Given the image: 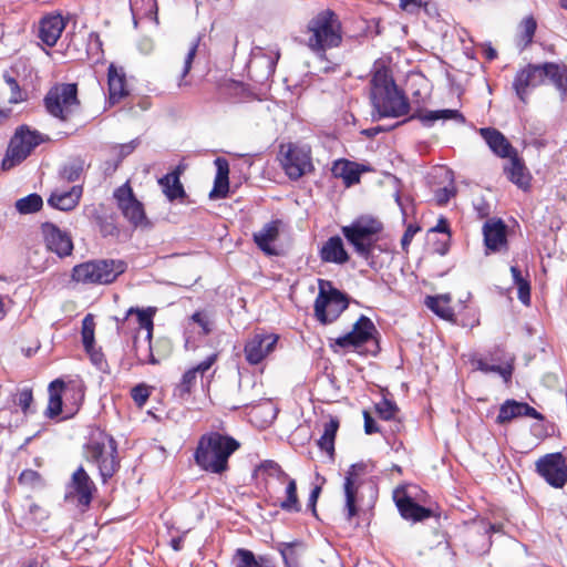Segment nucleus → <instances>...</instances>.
<instances>
[{
  "mask_svg": "<svg viewBox=\"0 0 567 567\" xmlns=\"http://www.w3.org/2000/svg\"><path fill=\"white\" fill-rule=\"evenodd\" d=\"M370 100L373 107L371 120L404 116L410 111V102L404 92L399 90L392 75L385 68L377 69L370 81Z\"/></svg>",
  "mask_w": 567,
  "mask_h": 567,
  "instance_id": "nucleus-1",
  "label": "nucleus"
},
{
  "mask_svg": "<svg viewBox=\"0 0 567 567\" xmlns=\"http://www.w3.org/2000/svg\"><path fill=\"white\" fill-rule=\"evenodd\" d=\"M240 447V443L219 432L203 434L194 452L195 463L204 471L223 474L228 471L229 457Z\"/></svg>",
  "mask_w": 567,
  "mask_h": 567,
  "instance_id": "nucleus-2",
  "label": "nucleus"
},
{
  "mask_svg": "<svg viewBox=\"0 0 567 567\" xmlns=\"http://www.w3.org/2000/svg\"><path fill=\"white\" fill-rule=\"evenodd\" d=\"M308 47L316 54L323 58L328 49L337 48L342 42L341 24L337 14L330 10H322L316 14L307 25Z\"/></svg>",
  "mask_w": 567,
  "mask_h": 567,
  "instance_id": "nucleus-3",
  "label": "nucleus"
},
{
  "mask_svg": "<svg viewBox=\"0 0 567 567\" xmlns=\"http://www.w3.org/2000/svg\"><path fill=\"white\" fill-rule=\"evenodd\" d=\"M127 264L121 259H92L75 265L71 280L83 286L110 285L125 272Z\"/></svg>",
  "mask_w": 567,
  "mask_h": 567,
  "instance_id": "nucleus-4",
  "label": "nucleus"
},
{
  "mask_svg": "<svg viewBox=\"0 0 567 567\" xmlns=\"http://www.w3.org/2000/svg\"><path fill=\"white\" fill-rule=\"evenodd\" d=\"M86 461L97 465L103 483H106L120 468L116 441L106 434L91 437L85 444Z\"/></svg>",
  "mask_w": 567,
  "mask_h": 567,
  "instance_id": "nucleus-5",
  "label": "nucleus"
},
{
  "mask_svg": "<svg viewBox=\"0 0 567 567\" xmlns=\"http://www.w3.org/2000/svg\"><path fill=\"white\" fill-rule=\"evenodd\" d=\"M382 228L383 226L379 220L361 217L350 225L343 226L341 231L347 241L353 246L355 252L361 258L370 260Z\"/></svg>",
  "mask_w": 567,
  "mask_h": 567,
  "instance_id": "nucleus-6",
  "label": "nucleus"
},
{
  "mask_svg": "<svg viewBox=\"0 0 567 567\" xmlns=\"http://www.w3.org/2000/svg\"><path fill=\"white\" fill-rule=\"evenodd\" d=\"M347 296L332 287L330 282L320 280L319 293L315 300V317L322 324L334 322L348 308Z\"/></svg>",
  "mask_w": 567,
  "mask_h": 567,
  "instance_id": "nucleus-7",
  "label": "nucleus"
},
{
  "mask_svg": "<svg viewBox=\"0 0 567 567\" xmlns=\"http://www.w3.org/2000/svg\"><path fill=\"white\" fill-rule=\"evenodd\" d=\"M47 112L61 121H68L79 109L78 85L63 83L49 90L43 100Z\"/></svg>",
  "mask_w": 567,
  "mask_h": 567,
  "instance_id": "nucleus-8",
  "label": "nucleus"
},
{
  "mask_svg": "<svg viewBox=\"0 0 567 567\" xmlns=\"http://www.w3.org/2000/svg\"><path fill=\"white\" fill-rule=\"evenodd\" d=\"M43 142L44 138L38 131L30 130L28 125L19 126L11 137L6 156L2 159L3 169H10L20 164Z\"/></svg>",
  "mask_w": 567,
  "mask_h": 567,
  "instance_id": "nucleus-9",
  "label": "nucleus"
},
{
  "mask_svg": "<svg viewBox=\"0 0 567 567\" xmlns=\"http://www.w3.org/2000/svg\"><path fill=\"white\" fill-rule=\"evenodd\" d=\"M280 163L286 175L297 181L313 171L311 151L308 147L289 143L280 147Z\"/></svg>",
  "mask_w": 567,
  "mask_h": 567,
  "instance_id": "nucleus-10",
  "label": "nucleus"
},
{
  "mask_svg": "<svg viewBox=\"0 0 567 567\" xmlns=\"http://www.w3.org/2000/svg\"><path fill=\"white\" fill-rule=\"evenodd\" d=\"M117 207L134 227L151 228L152 223L146 217L143 204L136 198L128 182L114 190Z\"/></svg>",
  "mask_w": 567,
  "mask_h": 567,
  "instance_id": "nucleus-11",
  "label": "nucleus"
},
{
  "mask_svg": "<svg viewBox=\"0 0 567 567\" xmlns=\"http://www.w3.org/2000/svg\"><path fill=\"white\" fill-rule=\"evenodd\" d=\"M411 120H419L425 127L433 126V124L439 120H443V121L454 120L462 124L465 123L464 115L461 112H458L457 110L446 109V110H436V111H426V112L417 111V112L413 113L410 117L405 118L404 121L396 122L395 124H393L391 126L378 125V126L365 128L361 133L369 138H373L378 134L383 133V132H389V131H391Z\"/></svg>",
  "mask_w": 567,
  "mask_h": 567,
  "instance_id": "nucleus-12",
  "label": "nucleus"
},
{
  "mask_svg": "<svg viewBox=\"0 0 567 567\" xmlns=\"http://www.w3.org/2000/svg\"><path fill=\"white\" fill-rule=\"evenodd\" d=\"M536 472L555 488H561L567 483V462L560 452L542 456L536 462Z\"/></svg>",
  "mask_w": 567,
  "mask_h": 567,
  "instance_id": "nucleus-13",
  "label": "nucleus"
},
{
  "mask_svg": "<svg viewBox=\"0 0 567 567\" xmlns=\"http://www.w3.org/2000/svg\"><path fill=\"white\" fill-rule=\"evenodd\" d=\"M369 464L359 462L352 464L347 471L343 483V492L346 497L344 516L348 522L358 515L357 502L359 501L358 493L361 485L360 476L368 473Z\"/></svg>",
  "mask_w": 567,
  "mask_h": 567,
  "instance_id": "nucleus-14",
  "label": "nucleus"
},
{
  "mask_svg": "<svg viewBox=\"0 0 567 567\" xmlns=\"http://www.w3.org/2000/svg\"><path fill=\"white\" fill-rule=\"evenodd\" d=\"M542 84H544V63H528L516 72L512 86L518 100L526 104L530 90Z\"/></svg>",
  "mask_w": 567,
  "mask_h": 567,
  "instance_id": "nucleus-15",
  "label": "nucleus"
},
{
  "mask_svg": "<svg viewBox=\"0 0 567 567\" xmlns=\"http://www.w3.org/2000/svg\"><path fill=\"white\" fill-rule=\"evenodd\" d=\"M377 333L378 331L372 320L369 317L361 315L353 324L352 330L344 336L336 338L333 340V344L341 349H358L374 339V334Z\"/></svg>",
  "mask_w": 567,
  "mask_h": 567,
  "instance_id": "nucleus-16",
  "label": "nucleus"
},
{
  "mask_svg": "<svg viewBox=\"0 0 567 567\" xmlns=\"http://www.w3.org/2000/svg\"><path fill=\"white\" fill-rule=\"evenodd\" d=\"M42 233L49 250L55 252L59 257L71 255L73 250V243L66 233H63L51 223H44L42 225Z\"/></svg>",
  "mask_w": 567,
  "mask_h": 567,
  "instance_id": "nucleus-17",
  "label": "nucleus"
},
{
  "mask_svg": "<svg viewBox=\"0 0 567 567\" xmlns=\"http://www.w3.org/2000/svg\"><path fill=\"white\" fill-rule=\"evenodd\" d=\"M70 494H74L78 503L82 506H89L93 498V493L96 491L94 482L85 472L83 466H80L71 477L68 485Z\"/></svg>",
  "mask_w": 567,
  "mask_h": 567,
  "instance_id": "nucleus-18",
  "label": "nucleus"
},
{
  "mask_svg": "<svg viewBox=\"0 0 567 567\" xmlns=\"http://www.w3.org/2000/svg\"><path fill=\"white\" fill-rule=\"evenodd\" d=\"M277 340L275 334H255L245 346L246 360L250 364L260 363L274 350Z\"/></svg>",
  "mask_w": 567,
  "mask_h": 567,
  "instance_id": "nucleus-19",
  "label": "nucleus"
},
{
  "mask_svg": "<svg viewBox=\"0 0 567 567\" xmlns=\"http://www.w3.org/2000/svg\"><path fill=\"white\" fill-rule=\"evenodd\" d=\"M394 501L400 515L406 520L422 522L433 516V511L431 508L421 506L411 495L404 492H395Z\"/></svg>",
  "mask_w": 567,
  "mask_h": 567,
  "instance_id": "nucleus-20",
  "label": "nucleus"
},
{
  "mask_svg": "<svg viewBox=\"0 0 567 567\" xmlns=\"http://www.w3.org/2000/svg\"><path fill=\"white\" fill-rule=\"evenodd\" d=\"M280 225L281 220H271L252 235L254 243L266 256L279 255V250L274 244L279 238Z\"/></svg>",
  "mask_w": 567,
  "mask_h": 567,
  "instance_id": "nucleus-21",
  "label": "nucleus"
},
{
  "mask_svg": "<svg viewBox=\"0 0 567 567\" xmlns=\"http://www.w3.org/2000/svg\"><path fill=\"white\" fill-rule=\"evenodd\" d=\"M2 78L9 94L6 99L4 95H7L8 92H4V90L0 92V126L4 124L11 114V110L6 107V104H16L24 100V94L16 78L9 72H4Z\"/></svg>",
  "mask_w": 567,
  "mask_h": 567,
  "instance_id": "nucleus-22",
  "label": "nucleus"
},
{
  "mask_svg": "<svg viewBox=\"0 0 567 567\" xmlns=\"http://www.w3.org/2000/svg\"><path fill=\"white\" fill-rule=\"evenodd\" d=\"M83 194L81 185H74L69 190L55 188L48 198V204L54 209L62 212L73 210L80 203Z\"/></svg>",
  "mask_w": 567,
  "mask_h": 567,
  "instance_id": "nucleus-23",
  "label": "nucleus"
},
{
  "mask_svg": "<svg viewBox=\"0 0 567 567\" xmlns=\"http://www.w3.org/2000/svg\"><path fill=\"white\" fill-rule=\"evenodd\" d=\"M65 22L61 14H49L41 19L39 25V38L48 47H54L60 39Z\"/></svg>",
  "mask_w": 567,
  "mask_h": 567,
  "instance_id": "nucleus-24",
  "label": "nucleus"
},
{
  "mask_svg": "<svg viewBox=\"0 0 567 567\" xmlns=\"http://www.w3.org/2000/svg\"><path fill=\"white\" fill-rule=\"evenodd\" d=\"M480 134L495 155L502 158H508L516 153V150L498 130L483 127L480 130Z\"/></svg>",
  "mask_w": 567,
  "mask_h": 567,
  "instance_id": "nucleus-25",
  "label": "nucleus"
},
{
  "mask_svg": "<svg viewBox=\"0 0 567 567\" xmlns=\"http://www.w3.org/2000/svg\"><path fill=\"white\" fill-rule=\"evenodd\" d=\"M484 243L487 249L498 251L507 245L506 225L503 220L486 221L483 227Z\"/></svg>",
  "mask_w": 567,
  "mask_h": 567,
  "instance_id": "nucleus-26",
  "label": "nucleus"
},
{
  "mask_svg": "<svg viewBox=\"0 0 567 567\" xmlns=\"http://www.w3.org/2000/svg\"><path fill=\"white\" fill-rule=\"evenodd\" d=\"M508 158L509 164L504 168L507 178L520 189L526 190L530 186L532 176L525 163L518 157L517 152Z\"/></svg>",
  "mask_w": 567,
  "mask_h": 567,
  "instance_id": "nucleus-27",
  "label": "nucleus"
},
{
  "mask_svg": "<svg viewBox=\"0 0 567 567\" xmlns=\"http://www.w3.org/2000/svg\"><path fill=\"white\" fill-rule=\"evenodd\" d=\"M319 256L323 262L346 264L349 255L344 249L343 241L339 236L330 237L321 247Z\"/></svg>",
  "mask_w": 567,
  "mask_h": 567,
  "instance_id": "nucleus-28",
  "label": "nucleus"
},
{
  "mask_svg": "<svg viewBox=\"0 0 567 567\" xmlns=\"http://www.w3.org/2000/svg\"><path fill=\"white\" fill-rule=\"evenodd\" d=\"M215 166L217 168V173L214 181V187L209 192L210 199H220L225 198L228 195L229 190V164L227 159L224 157H217L215 159Z\"/></svg>",
  "mask_w": 567,
  "mask_h": 567,
  "instance_id": "nucleus-29",
  "label": "nucleus"
},
{
  "mask_svg": "<svg viewBox=\"0 0 567 567\" xmlns=\"http://www.w3.org/2000/svg\"><path fill=\"white\" fill-rule=\"evenodd\" d=\"M156 313L155 307H147L145 309H140L135 307H131L126 311V316L123 320L116 319L117 321V330L122 328V326L125 323V321L128 320V317L132 315H136L137 323H138V330L145 329L147 339L153 338V329H154V316Z\"/></svg>",
  "mask_w": 567,
  "mask_h": 567,
  "instance_id": "nucleus-30",
  "label": "nucleus"
},
{
  "mask_svg": "<svg viewBox=\"0 0 567 567\" xmlns=\"http://www.w3.org/2000/svg\"><path fill=\"white\" fill-rule=\"evenodd\" d=\"M158 184L162 186L163 193L169 202L184 199L186 197V192L181 183L179 167L161 177Z\"/></svg>",
  "mask_w": 567,
  "mask_h": 567,
  "instance_id": "nucleus-31",
  "label": "nucleus"
},
{
  "mask_svg": "<svg viewBox=\"0 0 567 567\" xmlns=\"http://www.w3.org/2000/svg\"><path fill=\"white\" fill-rule=\"evenodd\" d=\"M549 82L560 93L561 99L567 96V66L554 62L544 63V82Z\"/></svg>",
  "mask_w": 567,
  "mask_h": 567,
  "instance_id": "nucleus-32",
  "label": "nucleus"
},
{
  "mask_svg": "<svg viewBox=\"0 0 567 567\" xmlns=\"http://www.w3.org/2000/svg\"><path fill=\"white\" fill-rule=\"evenodd\" d=\"M252 56L248 64L249 73L257 71L259 68H264L265 71L261 74V80H267L275 73L277 61L279 59V53H276V56H266L262 53V48L256 47L252 50Z\"/></svg>",
  "mask_w": 567,
  "mask_h": 567,
  "instance_id": "nucleus-33",
  "label": "nucleus"
},
{
  "mask_svg": "<svg viewBox=\"0 0 567 567\" xmlns=\"http://www.w3.org/2000/svg\"><path fill=\"white\" fill-rule=\"evenodd\" d=\"M109 83V102L111 104L117 103L122 97L127 95L125 86V75L118 73L117 69L111 64L107 71Z\"/></svg>",
  "mask_w": 567,
  "mask_h": 567,
  "instance_id": "nucleus-34",
  "label": "nucleus"
},
{
  "mask_svg": "<svg viewBox=\"0 0 567 567\" xmlns=\"http://www.w3.org/2000/svg\"><path fill=\"white\" fill-rule=\"evenodd\" d=\"M332 174L337 178H342L347 186H352L360 181L361 171L359 165L348 159H338L332 166Z\"/></svg>",
  "mask_w": 567,
  "mask_h": 567,
  "instance_id": "nucleus-35",
  "label": "nucleus"
},
{
  "mask_svg": "<svg viewBox=\"0 0 567 567\" xmlns=\"http://www.w3.org/2000/svg\"><path fill=\"white\" fill-rule=\"evenodd\" d=\"M63 388L64 381L56 379L49 385V402L45 410V416L49 419H55L62 412L63 408Z\"/></svg>",
  "mask_w": 567,
  "mask_h": 567,
  "instance_id": "nucleus-36",
  "label": "nucleus"
},
{
  "mask_svg": "<svg viewBox=\"0 0 567 567\" xmlns=\"http://www.w3.org/2000/svg\"><path fill=\"white\" fill-rule=\"evenodd\" d=\"M451 298L449 295L427 296L425 299L426 307L436 316L445 320H453L454 311L449 306Z\"/></svg>",
  "mask_w": 567,
  "mask_h": 567,
  "instance_id": "nucleus-37",
  "label": "nucleus"
},
{
  "mask_svg": "<svg viewBox=\"0 0 567 567\" xmlns=\"http://www.w3.org/2000/svg\"><path fill=\"white\" fill-rule=\"evenodd\" d=\"M285 484L286 498L280 502L274 503V505H278L282 511L287 513H299L301 511V504L297 495L296 480L289 476V480H287Z\"/></svg>",
  "mask_w": 567,
  "mask_h": 567,
  "instance_id": "nucleus-38",
  "label": "nucleus"
},
{
  "mask_svg": "<svg viewBox=\"0 0 567 567\" xmlns=\"http://www.w3.org/2000/svg\"><path fill=\"white\" fill-rule=\"evenodd\" d=\"M236 567H272L271 561L264 557H257L251 550L238 548L234 557Z\"/></svg>",
  "mask_w": 567,
  "mask_h": 567,
  "instance_id": "nucleus-39",
  "label": "nucleus"
},
{
  "mask_svg": "<svg viewBox=\"0 0 567 567\" xmlns=\"http://www.w3.org/2000/svg\"><path fill=\"white\" fill-rule=\"evenodd\" d=\"M339 425V420L337 417H331L329 422L324 423L323 433L318 440V446L320 450L327 452L331 456L334 453V440Z\"/></svg>",
  "mask_w": 567,
  "mask_h": 567,
  "instance_id": "nucleus-40",
  "label": "nucleus"
},
{
  "mask_svg": "<svg viewBox=\"0 0 567 567\" xmlns=\"http://www.w3.org/2000/svg\"><path fill=\"white\" fill-rule=\"evenodd\" d=\"M84 161L81 157L69 159L59 169L60 179L68 183L79 181L84 172Z\"/></svg>",
  "mask_w": 567,
  "mask_h": 567,
  "instance_id": "nucleus-41",
  "label": "nucleus"
},
{
  "mask_svg": "<svg viewBox=\"0 0 567 567\" xmlns=\"http://www.w3.org/2000/svg\"><path fill=\"white\" fill-rule=\"evenodd\" d=\"M133 348L135 357L141 364H158L159 361L155 358L152 350V339H145L140 341L135 336L133 341Z\"/></svg>",
  "mask_w": 567,
  "mask_h": 567,
  "instance_id": "nucleus-42",
  "label": "nucleus"
},
{
  "mask_svg": "<svg viewBox=\"0 0 567 567\" xmlns=\"http://www.w3.org/2000/svg\"><path fill=\"white\" fill-rule=\"evenodd\" d=\"M63 395L71 402V414L75 413L84 400V385L79 381L64 382Z\"/></svg>",
  "mask_w": 567,
  "mask_h": 567,
  "instance_id": "nucleus-43",
  "label": "nucleus"
},
{
  "mask_svg": "<svg viewBox=\"0 0 567 567\" xmlns=\"http://www.w3.org/2000/svg\"><path fill=\"white\" fill-rule=\"evenodd\" d=\"M197 377L198 375L192 369L185 371L181 381L174 388V396L181 400L188 399L196 386Z\"/></svg>",
  "mask_w": 567,
  "mask_h": 567,
  "instance_id": "nucleus-44",
  "label": "nucleus"
},
{
  "mask_svg": "<svg viewBox=\"0 0 567 567\" xmlns=\"http://www.w3.org/2000/svg\"><path fill=\"white\" fill-rule=\"evenodd\" d=\"M523 404L516 400H506L499 408L496 422L498 424H505L512 420L523 416Z\"/></svg>",
  "mask_w": 567,
  "mask_h": 567,
  "instance_id": "nucleus-45",
  "label": "nucleus"
},
{
  "mask_svg": "<svg viewBox=\"0 0 567 567\" xmlns=\"http://www.w3.org/2000/svg\"><path fill=\"white\" fill-rule=\"evenodd\" d=\"M42 206L43 199L37 193H32L16 202V209L22 215L37 213L42 208Z\"/></svg>",
  "mask_w": 567,
  "mask_h": 567,
  "instance_id": "nucleus-46",
  "label": "nucleus"
},
{
  "mask_svg": "<svg viewBox=\"0 0 567 567\" xmlns=\"http://www.w3.org/2000/svg\"><path fill=\"white\" fill-rule=\"evenodd\" d=\"M476 368L477 370L484 372V373H498L506 383H508L512 380L514 367L512 362H507L504 365L499 364H488L485 360L480 359L476 361Z\"/></svg>",
  "mask_w": 567,
  "mask_h": 567,
  "instance_id": "nucleus-47",
  "label": "nucleus"
},
{
  "mask_svg": "<svg viewBox=\"0 0 567 567\" xmlns=\"http://www.w3.org/2000/svg\"><path fill=\"white\" fill-rule=\"evenodd\" d=\"M258 471L268 477L276 478L280 484H285L289 480V475L281 468V466L271 460L264 461L259 466Z\"/></svg>",
  "mask_w": 567,
  "mask_h": 567,
  "instance_id": "nucleus-48",
  "label": "nucleus"
},
{
  "mask_svg": "<svg viewBox=\"0 0 567 567\" xmlns=\"http://www.w3.org/2000/svg\"><path fill=\"white\" fill-rule=\"evenodd\" d=\"M95 322L91 313H87L82 320V343L86 352H91L94 347Z\"/></svg>",
  "mask_w": 567,
  "mask_h": 567,
  "instance_id": "nucleus-49",
  "label": "nucleus"
},
{
  "mask_svg": "<svg viewBox=\"0 0 567 567\" xmlns=\"http://www.w3.org/2000/svg\"><path fill=\"white\" fill-rule=\"evenodd\" d=\"M536 28L537 22L533 17H527L520 22L519 39L524 43V48H526L533 42Z\"/></svg>",
  "mask_w": 567,
  "mask_h": 567,
  "instance_id": "nucleus-50",
  "label": "nucleus"
},
{
  "mask_svg": "<svg viewBox=\"0 0 567 567\" xmlns=\"http://www.w3.org/2000/svg\"><path fill=\"white\" fill-rule=\"evenodd\" d=\"M375 411L382 420L390 421L395 417L399 408L394 401L383 398L375 404Z\"/></svg>",
  "mask_w": 567,
  "mask_h": 567,
  "instance_id": "nucleus-51",
  "label": "nucleus"
},
{
  "mask_svg": "<svg viewBox=\"0 0 567 567\" xmlns=\"http://www.w3.org/2000/svg\"><path fill=\"white\" fill-rule=\"evenodd\" d=\"M33 394L32 390L29 388H24L18 393L17 404L20 406L22 413L28 415L33 413L32 410Z\"/></svg>",
  "mask_w": 567,
  "mask_h": 567,
  "instance_id": "nucleus-52",
  "label": "nucleus"
},
{
  "mask_svg": "<svg viewBox=\"0 0 567 567\" xmlns=\"http://www.w3.org/2000/svg\"><path fill=\"white\" fill-rule=\"evenodd\" d=\"M49 558L45 554L31 553L20 561V567H49Z\"/></svg>",
  "mask_w": 567,
  "mask_h": 567,
  "instance_id": "nucleus-53",
  "label": "nucleus"
},
{
  "mask_svg": "<svg viewBox=\"0 0 567 567\" xmlns=\"http://www.w3.org/2000/svg\"><path fill=\"white\" fill-rule=\"evenodd\" d=\"M150 394V388L145 384H137L131 390V396L140 408L147 402Z\"/></svg>",
  "mask_w": 567,
  "mask_h": 567,
  "instance_id": "nucleus-54",
  "label": "nucleus"
},
{
  "mask_svg": "<svg viewBox=\"0 0 567 567\" xmlns=\"http://www.w3.org/2000/svg\"><path fill=\"white\" fill-rule=\"evenodd\" d=\"M192 320L202 328L203 334L207 336L213 330V321L208 315L203 311H197L192 316Z\"/></svg>",
  "mask_w": 567,
  "mask_h": 567,
  "instance_id": "nucleus-55",
  "label": "nucleus"
},
{
  "mask_svg": "<svg viewBox=\"0 0 567 567\" xmlns=\"http://www.w3.org/2000/svg\"><path fill=\"white\" fill-rule=\"evenodd\" d=\"M199 41H200V38L197 37L190 44L189 49H188V52L185 56V60H184V68H183V72H182V78H185L188 72L190 71L192 69V64H193V61H194V58L197 53V49H198V44H199Z\"/></svg>",
  "mask_w": 567,
  "mask_h": 567,
  "instance_id": "nucleus-56",
  "label": "nucleus"
},
{
  "mask_svg": "<svg viewBox=\"0 0 567 567\" xmlns=\"http://www.w3.org/2000/svg\"><path fill=\"white\" fill-rule=\"evenodd\" d=\"M218 354L212 353L208 355L205 360L199 362L197 365L190 368L197 375L200 374L202 377L205 375V373L214 365V363L217 361Z\"/></svg>",
  "mask_w": 567,
  "mask_h": 567,
  "instance_id": "nucleus-57",
  "label": "nucleus"
},
{
  "mask_svg": "<svg viewBox=\"0 0 567 567\" xmlns=\"http://www.w3.org/2000/svg\"><path fill=\"white\" fill-rule=\"evenodd\" d=\"M19 482L21 484H28V485H37L41 483V475L33 470H24L21 472L19 476Z\"/></svg>",
  "mask_w": 567,
  "mask_h": 567,
  "instance_id": "nucleus-58",
  "label": "nucleus"
},
{
  "mask_svg": "<svg viewBox=\"0 0 567 567\" xmlns=\"http://www.w3.org/2000/svg\"><path fill=\"white\" fill-rule=\"evenodd\" d=\"M516 287H517V297H518L519 301L525 306H529V303H530L529 281L526 280L522 284L516 285Z\"/></svg>",
  "mask_w": 567,
  "mask_h": 567,
  "instance_id": "nucleus-59",
  "label": "nucleus"
},
{
  "mask_svg": "<svg viewBox=\"0 0 567 567\" xmlns=\"http://www.w3.org/2000/svg\"><path fill=\"white\" fill-rule=\"evenodd\" d=\"M455 195L453 188L442 187L435 192V200L440 206L446 205L451 197Z\"/></svg>",
  "mask_w": 567,
  "mask_h": 567,
  "instance_id": "nucleus-60",
  "label": "nucleus"
},
{
  "mask_svg": "<svg viewBox=\"0 0 567 567\" xmlns=\"http://www.w3.org/2000/svg\"><path fill=\"white\" fill-rule=\"evenodd\" d=\"M451 237L437 239L432 244L433 251L440 256H445L450 250Z\"/></svg>",
  "mask_w": 567,
  "mask_h": 567,
  "instance_id": "nucleus-61",
  "label": "nucleus"
},
{
  "mask_svg": "<svg viewBox=\"0 0 567 567\" xmlns=\"http://www.w3.org/2000/svg\"><path fill=\"white\" fill-rule=\"evenodd\" d=\"M364 419V432L369 435L380 432V429L375 422V420L371 416L368 411H363Z\"/></svg>",
  "mask_w": 567,
  "mask_h": 567,
  "instance_id": "nucleus-62",
  "label": "nucleus"
},
{
  "mask_svg": "<svg viewBox=\"0 0 567 567\" xmlns=\"http://www.w3.org/2000/svg\"><path fill=\"white\" fill-rule=\"evenodd\" d=\"M430 233H441L444 234L445 237H451V228L449 220L441 216L434 227L430 229Z\"/></svg>",
  "mask_w": 567,
  "mask_h": 567,
  "instance_id": "nucleus-63",
  "label": "nucleus"
},
{
  "mask_svg": "<svg viewBox=\"0 0 567 567\" xmlns=\"http://www.w3.org/2000/svg\"><path fill=\"white\" fill-rule=\"evenodd\" d=\"M419 230H420V228L416 226H413V225L408 226V228L405 229V231L401 238V246H402L403 250H406L408 246L411 244L413 237L415 236V234Z\"/></svg>",
  "mask_w": 567,
  "mask_h": 567,
  "instance_id": "nucleus-64",
  "label": "nucleus"
}]
</instances>
